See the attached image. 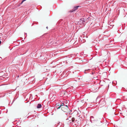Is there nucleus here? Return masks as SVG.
Listing matches in <instances>:
<instances>
[{
	"label": "nucleus",
	"instance_id": "nucleus-15",
	"mask_svg": "<svg viewBox=\"0 0 127 127\" xmlns=\"http://www.w3.org/2000/svg\"><path fill=\"white\" fill-rule=\"evenodd\" d=\"M83 102V103L85 102H85L83 101V102Z\"/></svg>",
	"mask_w": 127,
	"mask_h": 127
},
{
	"label": "nucleus",
	"instance_id": "nucleus-4",
	"mask_svg": "<svg viewBox=\"0 0 127 127\" xmlns=\"http://www.w3.org/2000/svg\"><path fill=\"white\" fill-rule=\"evenodd\" d=\"M113 22L112 21L111 22H109L108 23V24L110 26H109V27H111V28H113V27L114 26V25L113 24Z\"/></svg>",
	"mask_w": 127,
	"mask_h": 127
},
{
	"label": "nucleus",
	"instance_id": "nucleus-6",
	"mask_svg": "<svg viewBox=\"0 0 127 127\" xmlns=\"http://www.w3.org/2000/svg\"><path fill=\"white\" fill-rule=\"evenodd\" d=\"M41 104H38L37 105V108H41Z\"/></svg>",
	"mask_w": 127,
	"mask_h": 127
},
{
	"label": "nucleus",
	"instance_id": "nucleus-12",
	"mask_svg": "<svg viewBox=\"0 0 127 127\" xmlns=\"http://www.w3.org/2000/svg\"><path fill=\"white\" fill-rule=\"evenodd\" d=\"M78 121H80V119H78Z\"/></svg>",
	"mask_w": 127,
	"mask_h": 127
},
{
	"label": "nucleus",
	"instance_id": "nucleus-1",
	"mask_svg": "<svg viewBox=\"0 0 127 127\" xmlns=\"http://www.w3.org/2000/svg\"><path fill=\"white\" fill-rule=\"evenodd\" d=\"M61 109L62 111L65 112H67L68 110V107L67 105L61 107Z\"/></svg>",
	"mask_w": 127,
	"mask_h": 127
},
{
	"label": "nucleus",
	"instance_id": "nucleus-5",
	"mask_svg": "<svg viewBox=\"0 0 127 127\" xmlns=\"http://www.w3.org/2000/svg\"><path fill=\"white\" fill-rule=\"evenodd\" d=\"M64 103H62L60 105V106L57 108V109H60L61 107H62V106H64Z\"/></svg>",
	"mask_w": 127,
	"mask_h": 127
},
{
	"label": "nucleus",
	"instance_id": "nucleus-16",
	"mask_svg": "<svg viewBox=\"0 0 127 127\" xmlns=\"http://www.w3.org/2000/svg\"><path fill=\"white\" fill-rule=\"evenodd\" d=\"M46 28L47 29H48V27H46Z\"/></svg>",
	"mask_w": 127,
	"mask_h": 127
},
{
	"label": "nucleus",
	"instance_id": "nucleus-17",
	"mask_svg": "<svg viewBox=\"0 0 127 127\" xmlns=\"http://www.w3.org/2000/svg\"><path fill=\"white\" fill-rule=\"evenodd\" d=\"M84 99H83V101H84Z\"/></svg>",
	"mask_w": 127,
	"mask_h": 127
},
{
	"label": "nucleus",
	"instance_id": "nucleus-13",
	"mask_svg": "<svg viewBox=\"0 0 127 127\" xmlns=\"http://www.w3.org/2000/svg\"><path fill=\"white\" fill-rule=\"evenodd\" d=\"M1 43V41H0V44Z\"/></svg>",
	"mask_w": 127,
	"mask_h": 127
},
{
	"label": "nucleus",
	"instance_id": "nucleus-2",
	"mask_svg": "<svg viewBox=\"0 0 127 127\" xmlns=\"http://www.w3.org/2000/svg\"><path fill=\"white\" fill-rule=\"evenodd\" d=\"M75 119L74 118H72L70 120H69V119H66L68 123H70L72 122H73L75 121Z\"/></svg>",
	"mask_w": 127,
	"mask_h": 127
},
{
	"label": "nucleus",
	"instance_id": "nucleus-9",
	"mask_svg": "<svg viewBox=\"0 0 127 127\" xmlns=\"http://www.w3.org/2000/svg\"><path fill=\"white\" fill-rule=\"evenodd\" d=\"M81 61H82V62H85V60L84 59H83V60H81Z\"/></svg>",
	"mask_w": 127,
	"mask_h": 127
},
{
	"label": "nucleus",
	"instance_id": "nucleus-10",
	"mask_svg": "<svg viewBox=\"0 0 127 127\" xmlns=\"http://www.w3.org/2000/svg\"><path fill=\"white\" fill-rule=\"evenodd\" d=\"M24 1V0H22V2H23V3Z\"/></svg>",
	"mask_w": 127,
	"mask_h": 127
},
{
	"label": "nucleus",
	"instance_id": "nucleus-3",
	"mask_svg": "<svg viewBox=\"0 0 127 127\" xmlns=\"http://www.w3.org/2000/svg\"><path fill=\"white\" fill-rule=\"evenodd\" d=\"M99 85L98 84H96L95 85H94L93 87V89L94 90L98 89L99 87Z\"/></svg>",
	"mask_w": 127,
	"mask_h": 127
},
{
	"label": "nucleus",
	"instance_id": "nucleus-8",
	"mask_svg": "<svg viewBox=\"0 0 127 127\" xmlns=\"http://www.w3.org/2000/svg\"><path fill=\"white\" fill-rule=\"evenodd\" d=\"M79 6H77L76 7H74V10H76L77 9L78 7Z\"/></svg>",
	"mask_w": 127,
	"mask_h": 127
},
{
	"label": "nucleus",
	"instance_id": "nucleus-14",
	"mask_svg": "<svg viewBox=\"0 0 127 127\" xmlns=\"http://www.w3.org/2000/svg\"><path fill=\"white\" fill-rule=\"evenodd\" d=\"M91 118H94V117L93 116H92Z\"/></svg>",
	"mask_w": 127,
	"mask_h": 127
},
{
	"label": "nucleus",
	"instance_id": "nucleus-11",
	"mask_svg": "<svg viewBox=\"0 0 127 127\" xmlns=\"http://www.w3.org/2000/svg\"><path fill=\"white\" fill-rule=\"evenodd\" d=\"M22 3H23V2H21L20 3V4H22Z\"/></svg>",
	"mask_w": 127,
	"mask_h": 127
},
{
	"label": "nucleus",
	"instance_id": "nucleus-7",
	"mask_svg": "<svg viewBox=\"0 0 127 127\" xmlns=\"http://www.w3.org/2000/svg\"><path fill=\"white\" fill-rule=\"evenodd\" d=\"M74 123H77V124H79V123H80V121H78L77 122V120H76Z\"/></svg>",
	"mask_w": 127,
	"mask_h": 127
}]
</instances>
